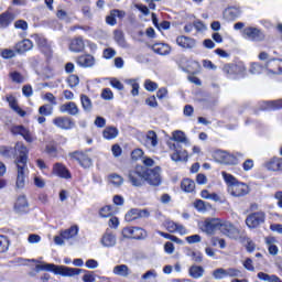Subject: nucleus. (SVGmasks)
<instances>
[{
    "label": "nucleus",
    "mask_w": 282,
    "mask_h": 282,
    "mask_svg": "<svg viewBox=\"0 0 282 282\" xmlns=\"http://www.w3.org/2000/svg\"><path fill=\"white\" fill-rule=\"evenodd\" d=\"M15 153H17V160L14 161V164L17 165V180H15V186L17 188H25V180L28 177L29 169H28V153L30 151L28 150V147L23 144L22 142L15 143Z\"/></svg>",
    "instance_id": "f257e3e1"
},
{
    "label": "nucleus",
    "mask_w": 282,
    "mask_h": 282,
    "mask_svg": "<svg viewBox=\"0 0 282 282\" xmlns=\"http://www.w3.org/2000/svg\"><path fill=\"white\" fill-rule=\"evenodd\" d=\"M221 176L227 184V191L232 197H245L250 193V187L246 183L238 182L232 174L221 172Z\"/></svg>",
    "instance_id": "f03ea898"
},
{
    "label": "nucleus",
    "mask_w": 282,
    "mask_h": 282,
    "mask_svg": "<svg viewBox=\"0 0 282 282\" xmlns=\"http://www.w3.org/2000/svg\"><path fill=\"white\" fill-rule=\"evenodd\" d=\"M36 270L41 271L44 270L46 272H54V274H61L62 276H78L82 270L76 268H69L65 265H56L53 263H45L36 264Z\"/></svg>",
    "instance_id": "7ed1b4c3"
},
{
    "label": "nucleus",
    "mask_w": 282,
    "mask_h": 282,
    "mask_svg": "<svg viewBox=\"0 0 282 282\" xmlns=\"http://www.w3.org/2000/svg\"><path fill=\"white\" fill-rule=\"evenodd\" d=\"M147 175V167L142 165L135 166L133 170L128 172V180L132 186L140 187L144 186Z\"/></svg>",
    "instance_id": "20e7f679"
},
{
    "label": "nucleus",
    "mask_w": 282,
    "mask_h": 282,
    "mask_svg": "<svg viewBox=\"0 0 282 282\" xmlns=\"http://www.w3.org/2000/svg\"><path fill=\"white\" fill-rule=\"evenodd\" d=\"M221 226V219L219 218H207L204 221L199 223V229L205 235H215Z\"/></svg>",
    "instance_id": "39448f33"
},
{
    "label": "nucleus",
    "mask_w": 282,
    "mask_h": 282,
    "mask_svg": "<svg viewBox=\"0 0 282 282\" xmlns=\"http://www.w3.org/2000/svg\"><path fill=\"white\" fill-rule=\"evenodd\" d=\"M162 169L156 166L154 169L145 167V182L150 184V186H160L162 184Z\"/></svg>",
    "instance_id": "423d86ee"
},
{
    "label": "nucleus",
    "mask_w": 282,
    "mask_h": 282,
    "mask_svg": "<svg viewBox=\"0 0 282 282\" xmlns=\"http://www.w3.org/2000/svg\"><path fill=\"white\" fill-rule=\"evenodd\" d=\"M214 160H216L219 164H228L230 166L238 164L239 161L237 156L228 153L227 151L217 150L213 154Z\"/></svg>",
    "instance_id": "0eeeda50"
},
{
    "label": "nucleus",
    "mask_w": 282,
    "mask_h": 282,
    "mask_svg": "<svg viewBox=\"0 0 282 282\" xmlns=\"http://www.w3.org/2000/svg\"><path fill=\"white\" fill-rule=\"evenodd\" d=\"M121 235L123 239H147V230L140 227H126Z\"/></svg>",
    "instance_id": "6e6552de"
},
{
    "label": "nucleus",
    "mask_w": 282,
    "mask_h": 282,
    "mask_svg": "<svg viewBox=\"0 0 282 282\" xmlns=\"http://www.w3.org/2000/svg\"><path fill=\"white\" fill-rule=\"evenodd\" d=\"M11 133L13 135H22V138L28 142L29 144H32V142H35L36 135L30 129L23 127V126H13L11 128Z\"/></svg>",
    "instance_id": "1a4fd4ad"
},
{
    "label": "nucleus",
    "mask_w": 282,
    "mask_h": 282,
    "mask_svg": "<svg viewBox=\"0 0 282 282\" xmlns=\"http://www.w3.org/2000/svg\"><path fill=\"white\" fill-rule=\"evenodd\" d=\"M99 243L102 246V248H116L118 243V236H116V232H113L111 229H107L102 234Z\"/></svg>",
    "instance_id": "9d476101"
},
{
    "label": "nucleus",
    "mask_w": 282,
    "mask_h": 282,
    "mask_svg": "<svg viewBox=\"0 0 282 282\" xmlns=\"http://www.w3.org/2000/svg\"><path fill=\"white\" fill-rule=\"evenodd\" d=\"M53 124L57 129H62L63 131H69L70 129H74V127H76L74 119L66 116L55 117L53 119Z\"/></svg>",
    "instance_id": "9b49d317"
},
{
    "label": "nucleus",
    "mask_w": 282,
    "mask_h": 282,
    "mask_svg": "<svg viewBox=\"0 0 282 282\" xmlns=\"http://www.w3.org/2000/svg\"><path fill=\"white\" fill-rule=\"evenodd\" d=\"M264 221L265 213L263 212L252 213L246 218V225L248 226V228H259V226H261V224H263Z\"/></svg>",
    "instance_id": "f8f14e48"
},
{
    "label": "nucleus",
    "mask_w": 282,
    "mask_h": 282,
    "mask_svg": "<svg viewBox=\"0 0 282 282\" xmlns=\"http://www.w3.org/2000/svg\"><path fill=\"white\" fill-rule=\"evenodd\" d=\"M242 36L248 41H263L265 39L263 32L254 26L245 28L242 30Z\"/></svg>",
    "instance_id": "ddd939ff"
},
{
    "label": "nucleus",
    "mask_w": 282,
    "mask_h": 282,
    "mask_svg": "<svg viewBox=\"0 0 282 282\" xmlns=\"http://www.w3.org/2000/svg\"><path fill=\"white\" fill-rule=\"evenodd\" d=\"M219 230L223 235L229 237V239H237V237H239V229H237L230 221L220 220Z\"/></svg>",
    "instance_id": "4468645a"
},
{
    "label": "nucleus",
    "mask_w": 282,
    "mask_h": 282,
    "mask_svg": "<svg viewBox=\"0 0 282 282\" xmlns=\"http://www.w3.org/2000/svg\"><path fill=\"white\" fill-rule=\"evenodd\" d=\"M169 147L171 151H174V153L171 155L173 162H182V160H188V152H186V150H182L180 143H169Z\"/></svg>",
    "instance_id": "2eb2a0df"
},
{
    "label": "nucleus",
    "mask_w": 282,
    "mask_h": 282,
    "mask_svg": "<svg viewBox=\"0 0 282 282\" xmlns=\"http://www.w3.org/2000/svg\"><path fill=\"white\" fill-rule=\"evenodd\" d=\"M175 41L176 45L182 50H195V47H197V40L191 36L178 35Z\"/></svg>",
    "instance_id": "dca6fc26"
},
{
    "label": "nucleus",
    "mask_w": 282,
    "mask_h": 282,
    "mask_svg": "<svg viewBox=\"0 0 282 282\" xmlns=\"http://www.w3.org/2000/svg\"><path fill=\"white\" fill-rule=\"evenodd\" d=\"M149 215H151V214L147 209L134 208V209H130L126 214L124 219H126V221L131 223V221H135V219H144V218L149 217Z\"/></svg>",
    "instance_id": "f3484780"
},
{
    "label": "nucleus",
    "mask_w": 282,
    "mask_h": 282,
    "mask_svg": "<svg viewBox=\"0 0 282 282\" xmlns=\"http://www.w3.org/2000/svg\"><path fill=\"white\" fill-rule=\"evenodd\" d=\"M32 39L35 41L41 52H43L45 56H52V45L47 43V40L45 37L39 34H34Z\"/></svg>",
    "instance_id": "a211bd4d"
},
{
    "label": "nucleus",
    "mask_w": 282,
    "mask_h": 282,
    "mask_svg": "<svg viewBox=\"0 0 282 282\" xmlns=\"http://www.w3.org/2000/svg\"><path fill=\"white\" fill-rule=\"evenodd\" d=\"M224 74H226L227 78H235V76H239V74H243L245 68L237 64H226L223 67Z\"/></svg>",
    "instance_id": "6ab92c4d"
},
{
    "label": "nucleus",
    "mask_w": 282,
    "mask_h": 282,
    "mask_svg": "<svg viewBox=\"0 0 282 282\" xmlns=\"http://www.w3.org/2000/svg\"><path fill=\"white\" fill-rule=\"evenodd\" d=\"M61 113H67L68 116H78L80 113V108L74 101H68L59 106Z\"/></svg>",
    "instance_id": "aec40b11"
},
{
    "label": "nucleus",
    "mask_w": 282,
    "mask_h": 282,
    "mask_svg": "<svg viewBox=\"0 0 282 282\" xmlns=\"http://www.w3.org/2000/svg\"><path fill=\"white\" fill-rule=\"evenodd\" d=\"M70 158H73V160H76L77 162H79L80 166H83V169H90L93 162H91V158H89V155L83 153V152H74L70 154Z\"/></svg>",
    "instance_id": "412c9836"
},
{
    "label": "nucleus",
    "mask_w": 282,
    "mask_h": 282,
    "mask_svg": "<svg viewBox=\"0 0 282 282\" xmlns=\"http://www.w3.org/2000/svg\"><path fill=\"white\" fill-rule=\"evenodd\" d=\"M265 69L269 74H282V61L276 58L268 59Z\"/></svg>",
    "instance_id": "4be33fe9"
},
{
    "label": "nucleus",
    "mask_w": 282,
    "mask_h": 282,
    "mask_svg": "<svg viewBox=\"0 0 282 282\" xmlns=\"http://www.w3.org/2000/svg\"><path fill=\"white\" fill-rule=\"evenodd\" d=\"M53 174L63 180H72V173H69V170L62 163H55L53 165Z\"/></svg>",
    "instance_id": "5701e85b"
},
{
    "label": "nucleus",
    "mask_w": 282,
    "mask_h": 282,
    "mask_svg": "<svg viewBox=\"0 0 282 282\" xmlns=\"http://www.w3.org/2000/svg\"><path fill=\"white\" fill-rule=\"evenodd\" d=\"M15 213L23 214L30 210V204L28 203V197L25 195H20L14 204Z\"/></svg>",
    "instance_id": "b1692460"
},
{
    "label": "nucleus",
    "mask_w": 282,
    "mask_h": 282,
    "mask_svg": "<svg viewBox=\"0 0 282 282\" xmlns=\"http://www.w3.org/2000/svg\"><path fill=\"white\" fill-rule=\"evenodd\" d=\"M158 133L153 130L148 131L143 142L144 147H147V149H155V147H158Z\"/></svg>",
    "instance_id": "393cba45"
},
{
    "label": "nucleus",
    "mask_w": 282,
    "mask_h": 282,
    "mask_svg": "<svg viewBox=\"0 0 282 282\" xmlns=\"http://www.w3.org/2000/svg\"><path fill=\"white\" fill-rule=\"evenodd\" d=\"M112 274L115 276H122L123 279H128L131 275V269L127 264H117L112 269Z\"/></svg>",
    "instance_id": "a878e982"
},
{
    "label": "nucleus",
    "mask_w": 282,
    "mask_h": 282,
    "mask_svg": "<svg viewBox=\"0 0 282 282\" xmlns=\"http://www.w3.org/2000/svg\"><path fill=\"white\" fill-rule=\"evenodd\" d=\"M7 101L9 102V106L11 109L18 113L21 118H25V111L19 107V102L17 101V98L14 96H8Z\"/></svg>",
    "instance_id": "bb28decb"
},
{
    "label": "nucleus",
    "mask_w": 282,
    "mask_h": 282,
    "mask_svg": "<svg viewBox=\"0 0 282 282\" xmlns=\"http://www.w3.org/2000/svg\"><path fill=\"white\" fill-rule=\"evenodd\" d=\"M77 64L80 67H94L96 65V58L93 55H82L77 58Z\"/></svg>",
    "instance_id": "cd10ccee"
},
{
    "label": "nucleus",
    "mask_w": 282,
    "mask_h": 282,
    "mask_svg": "<svg viewBox=\"0 0 282 282\" xmlns=\"http://www.w3.org/2000/svg\"><path fill=\"white\" fill-rule=\"evenodd\" d=\"M32 47H34V44L25 39L15 45V52H18V54H25V52H30Z\"/></svg>",
    "instance_id": "c85d7f7f"
},
{
    "label": "nucleus",
    "mask_w": 282,
    "mask_h": 282,
    "mask_svg": "<svg viewBox=\"0 0 282 282\" xmlns=\"http://www.w3.org/2000/svg\"><path fill=\"white\" fill-rule=\"evenodd\" d=\"M152 51L155 54H160V56H167V54H171V46L164 43H156L152 46Z\"/></svg>",
    "instance_id": "c756f323"
},
{
    "label": "nucleus",
    "mask_w": 282,
    "mask_h": 282,
    "mask_svg": "<svg viewBox=\"0 0 282 282\" xmlns=\"http://www.w3.org/2000/svg\"><path fill=\"white\" fill-rule=\"evenodd\" d=\"M264 242L268 246L269 254H272L273 257L279 254V247H276V238L265 237Z\"/></svg>",
    "instance_id": "7c9ffc66"
},
{
    "label": "nucleus",
    "mask_w": 282,
    "mask_h": 282,
    "mask_svg": "<svg viewBox=\"0 0 282 282\" xmlns=\"http://www.w3.org/2000/svg\"><path fill=\"white\" fill-rule=\"evenodd\" d=\"M0 155H2V158H19V154H17V145H14V148L12 147H8V145H1L0 147Z\"/></svg>",
    "instance_id": "2f4dec72"
},
{
    "label": "nucleus",
    "mask_w": 282,
    "mask_h": 282,
    "mask_svg": "<svg viewBox=\"0 0 282 282\" xmlns=\"http://www.w3.org/2000/svg\"><path fill=\"white\" fill-rule=\"evenodd\" d=\"M70 52H83L85 50V41H83V37H75L72 40L69 44Z\"/></svg>",
    "instance_id": "473e14b6"
},
{
    "label": "nucleus",
    "mask_w": 282,
    "mask_h": 282,
    "mask_svg": "<svg viewBox=\"0 0 282 282\" xmlns=\"http://www.w3.org/2000/svg\"><path fill=\"white\" fill-rule=\"evenodd\" d=\"M171 140L177 142L176 144H188V138H186V133L182 130L173 131Z\"/></svg>",
    "instance_id": "72a5a7b5"
},
{
    "label": "nucleus",
    "mask_w": 282,
    "mask_h": 282,
    "mask_svg": "<svg viewBox=\"0 0 282 282\" xmlns=\"http://www.w3.org/2000/svg\"><path fill=\"white\" fill-rule=\"evenodd\" d=\"M204 272H205L204 267L197 265V264H193L188 269V275L192 279H202V276H204Z\"/></svg>",
    "instance_id": "f704fd0d"
},
{
    "label": "nucleus",
    "mask_w": 282,
    "mask_h": 282,
    "mask_svg": "<svg viewBox=\"0 0 282 282\" xmlns=\"http://www.w3.org/2000/svg\"><path fill=\"white\" fill-rule=\"evenodd\" d=\"M76 235H78V226L76 225L61 231V237L66 241H69V239H74Z\"/></svg>",
    "instance_id": "c9c22d12"
},
{
    "label": "nucleus",
    "mask_w": 282,
    "mask_h": 282,
    "mask_svg": "<svg viewBox=\"0 0 282 282\" xmlns=\"http://www.w3.org/2000/svg\"><path fill=\"white\" fill-rule=\"evenodd\" d=\"M12 21H14V14L10 12H4L0 14V28H8L12 23Z\"/></svg>",
    "instance_id": "e433bc0d"
},
{
    "label": "nucleus",
    "mask_w": 282,
    "mask_h": 282,
    "mask_svg": "<svg viewBox=\"0 0 282 282\" xmlns=\"http://www.w3.org/2000/svg\"><path fill=\"white\" fill-rule=\"evenodd\" d=\"M80 102L83 110L86 113H91V110L94 109V104L91 102V99L87 95H80Z\"/></svg>",
    "instance_id": "4c0bfd02"
},
{
    "label": "nucleus",
    "mask_w": 282,
    "mask_h": 282,
    "mask_svg": "<svg viewBox=\"0 0 282 282\" xmlns=\"http://www.w3.org/2000/svg\"><path fill=\"white\" fill-rule=\"evenodd\" d=\"M118 128L116 127H107L105 128L102 135L105 138V140H116V138H118Z\"/></svg>",
    "instance_id": "58836bf2"
},
{
    "label": "nucleus",
    "mask_w": 282,
    "mask_h": 282,
    "mask_svg": "<svg viewBox=\"0 0 282 282\" xmlns=\"http://www.w3.org/2000/svg\"><path fill=\"white\" fill-rule=\"evenodd\" d=\"M281 159L274 158L267 163V171H273L274 173L282 171L281 170Z\"/></svg>",
    "instance_id": "ea45409f"
},
{
    "label": "nucleus",
    "mask_w": 282,
    "mask_h": 282,
    "mask_svg": "<svg viewBox=\"0 0 282 282\" xmlns=\"http://www.w3.org/2000/svg\"><path fill=\"white\" fill-rule=\"evenodd\" d=\"M181 188L185 193H193V191H195V181L191 178L183 180L181 183Z\"/></svg>",
    "instance_id": "a19ab883"
},
{
    "label": "nucleus",
    "mask_w": 282,
    "mask_h": 282,
    "mask_svg": "<svg viewBox=\"0 0 282 282\" xmlns=\"http://www.w3.org/2000/svg\"><path fill=\"white\" fill-rule=\"evenodd\" d=\"M115 41L119 47H128L127 40H124V33H122V31H115Z\"/></svg>",
    "instance_id": "79ce46f5"
},
{
    "label": "nucleus",
    "mask_w": 282,
    "mask_h": 282,
    "mask_svg": "<svg viewBox=\"0 0 282 282\" xmlns=\"http://www.w3.org/2000/svg\"><path fill=\"white\" fill-rule=\"evenodd\" d=\"M186 256L191 257L192 261H194L195 263H202V261H204L202 252H199V251H193V250L188 249L186 252Z\"/></svg>",
    "instance_id": "37998d69"
},
{
    "label": "nucleus",
    "mask_w": 282,
    "mask_h": 282,
    "mask_svg": "<svg viewBox=\"0 0 282 282\" xmlns=\"http://www.w3.org/2000/svg\"><path fill=\"white\" fill-rule=\"evenodd\" d=\"M194 207L196 208V210H198V213H206V210L210 208V204L198 199L194 203Z\"/></svg>",
    "instance_id": "c03bdc74"
},
{
    "label": "nucleus",
    "mask_w": 282,
    "mask_h": 282,
    "mask_svg": "<svg viewBox=\"0 0 282 282\" xmlns=\"http://www.w3.org/2000/svg\"><path fill=\"white\" fill-rule=\"evenodd\" d=\"M108 181L112 186H122L124 184V178L118 174H111L108 176Z\"/></svg>",
    "instance_id": "a18cd8bd"
},
{
    "label": "nucleus",
    "mask_w": 282,
    "mask_h": 282,
    "mask_svg": "<svg viewBox=\"0 0 282 282\" xmlns=\"http://www.w3.org/2000/svg\"><path fill=\"white\" fill-rule=\"evenodd\" d=\"M264 109H272L273 111L276 109H282V99L264 101Z\"/></svg>",
    "instance_id": "49530a36"
},
{
    "label": "nucleus",
    "mask_w": 282,
    "mask_h": 282,
    "mask_svg": "<svg viewBox=\"0 0 282 282\" xmlns=\"http://www.w3.org/2000/svg\"><path fill=\"white\" fill-rule=\"evenodd\" d=\"M212 274L216 281H221V279H226L228 276L227 271L224 268L215 269Z\"/></svg>",
    "instance_id": "de8ad7c7"
},
{
    "label": "nucleus",
    "mask_w": 282,
    "mask_h": 282,
    "mask_svg": "<svg viewBox=\"0 0 282 282\" xmlns=\"http://www.w3.org/2000/svg\"><path fill=\"white\" fill-rule=\"evenodd\" d=\"M9 76L13 83H18V84L25 83V76L17 70L11 72Z\"/></svg>",
    "instance_id": "09e8293b"
},
{
    "label": "nucleus",
    "mask_w": 282,
    "mask_h": 282,
    "mask_svg": "<svg viewBox=\"0 0 282 282\" xmlns=\"http://www.w3.org/2000/svg\"><path fill=\"white\" fill-rule=\"evenodd\" d=\"M126 83L132 88V96H138L140 94V84H138L135 79H128Z\"/></svg>",
    "instance_id": "8fccbe9b"
},
{
    "label": "nucleus",
    "mask_w": 282,
    "mask_h": 282,
    "mask_svg": "<svg viewBox=\"0 0 282 282\" xmlns=\"http://www.w3.org/2000/svg\"><path fill=\"white\" fill-rule=\"evenodd\" d=\"M40 116H52L54 108L51 105H43L39 108Z\"/></svg>",
    "instance_id": "3c124183"
},
{
    "label": "nucleus",
    "mask_w": 282,
    "mask_h": 282,
    "mask_svg": "<svg viewBox=\"0 0 282 282\" xmlns=\"http://www.w3.org/2000/svg\"><path fill=\"white\" fill-rule=\"evenodd\" d=\"M142 281H151V279H158V271L154 269L148 270L141 275Z\"/></svg>",
    "instance_id": "603ef678"
},
{
    "label": "nucleus",
    "mask_w": 282,
    "mask_h": 282,
    "mask_svg": "<svg viewBox=\"0 0 282 282\" xmlns=\"http://www.w3.org/2000/svg\"><path fill=\"white\" fill-rule=\"evenodd\" d=\"M100 217H111L113 215V208L109 205H106L99 210Z\"/></svg>",
    "instance_id": "864d4df0"
},
{
    "label": "nucleus",
    "mask_w": 282,
    "mask_h": 282,
    "mask_svg": "<svg viewBox=\"0 0 282 282\" xmlns=\"http://www.w3.org/2000/svg\"><path fill=\"white\" fill-rule=\"evenodd\" d=\"M8 248H10V240L6 236H0V252H8Z\"/></svg>",
    "instance_id": "5fc2aeb1"
},
{
    "label": "nucleus",
    "mask_w": 282,
    "mask_h": 282,
    "mask_svg": "<svg viewBox=\"0 0 282 282\" xmlns=\"http://www.w3.org/2000/svg\"><path fill=\"white\" fill-rule=\"evenodd\" d=\"M265 67L261 66L259 63L251 64L250 73L251 74H263L265 72Z\"/></svg>",
    "instance_id": "6e6d98bb"
},
{
    "label": "nucleus",
    "mask_w": 282,
    "mask_h": 282,
    "mask_svg": "<svg viewBox=\"0 0 282 282\" xmlns=\"http://www.w3.org/2000/svg\"><path fill=\"white\" fill-rule=\"evenodd\" d=\"M83 282H96V273L93 271H86L85 274L82 276Z\"/></svg>",
    "instance_id": "4d7b16f0"
},
{
    "label": "nucleus",
    "mask_w": 282,
    "mask_h": 282,
    "mask_svg": "<svg viewBox=\"0 0 282 282\" xmlns=\"http://www.w3.org/2000/svg\"><path fill=\"white\" fill-rule=\"evenodd\" d=\"M116 54H117L116 50L111 47L105 48L102 52V56L104 58H106V61H110V58H113Z\"/></svg>",
    "instance_id": "13d9d810"
},
{
    "label": "nucleus",
    "mask_w": 282,
    "mask_h": 282,
    "mask_svg": "<svg viewBox=\"0 0 282 282\" xmlns=\"http://www.w3.org/2000/svg\"><path fill=\"white\" fill-rule=\"evenodd\" d=\"M225 270L227 272V276H230L232 279H237V276H241V271L239 269L228 268Z\"/></svg>",
    "instance_id": "bf43d9fd"
},
{
    "label": "nucleus",
    "mask_w": 282,
    "mask_h": 282,
    "mask_svg": "<svg viewBox=\"0 0 282 282\" xmlns=\"http://www.w3.org/2000/svg\"><path fill=\"white\" fill-rule=\"evenodd\" d=\"M165 228L169 232H177V223L173 220H166Z\"/></svg>",
    "instance_id": "052dcab7"
},
{
    "label": "nucleus",
    "mask_w": 282,
    "mask_h": 282,
    "mask_svg": "<svg viewBox=\"0 0 282 282\" xmlns=\"http://www.w3.org/2000/svg\"><path fill=\"white\" fill-rule=\"evenodd\" d=\"M144 88L147 91H155V89H158V83L147 79L144 83Z\"/></svg>",
    "instance_id": "680f3d73"
},
{
    "label": "nucleus",
    "mask_w": 282,
    "mask_h": 282,
    "mask_svg": "<svg viewBox=\"0 0 282 282\" xmlns=\"http://www.w3.org/2000/svg\"><path fill=\"white\" fill-rule=\"evenodd\" d=\"M67 83H68L69 87L74 88V87H78L80 79L78 78L77 75H70L67 79Z\"/></svg>",
    "instance_id": "e2e57ef3"
},
{
    "label": "nucleus",
    "mask_w": 282,
    "mask_h": 282,
    "mask_svg": "<svg viewBox=\"0 0 282 282\" xmlns=\"http://www.w3.org/2000/svg\"><path fill=\"white\" fill-rule=\"evenodd\" d=\"M185 241H187V243H200L202 242V236H199V235L187 236L185 238Z\"/></svg>",
    "instance_id": "0e129e2a"
},
{
    "label": "nucleus",
    "mask_w": 282,
    "mask_h": 282,
    "mask_svg": "<svg viewBox=\"0 0 282 282\" xmlns=\"http://www.w3.org/2000/svg\"><path fill=\"white\" fill-rule=\"evenodd\" d=\"M101 98L104 100H113V91L110 88H106L101 93Z\"/></svg>",
    "instance_id": "69168bd1"
},
{
    "label": "nucleus",
    "mask_w": 282,
    "mask_h": 282,
    "mask_svg": "<svg viewBox=\"0 0 282 282\" xmlns=\"http://www.w3.org/2000/svg\"><path fill=\"white\" fill-rule=\"evenodd\" d=\"M15 30H28V22L25 20H18L14 22Z\"/></svg>",
    "instance_id": "338daca9"
},
{
    "label": "nucleus",
    "mask_w": 282,
    "mask_h": 282,
    "mask_svg": "<svg viewBox=\"0 0 282 282\" xmlns=\"http://www.w3.org/2000/svg\"><path fill=\"white\" fill-rule=\"evenodd\" d=\"M1 56L2 58H14L17 54L14 53L13 50L6 48L1 52Z\"/></svg>",
    "instance_id": "774afa93"
}]
</instances>
